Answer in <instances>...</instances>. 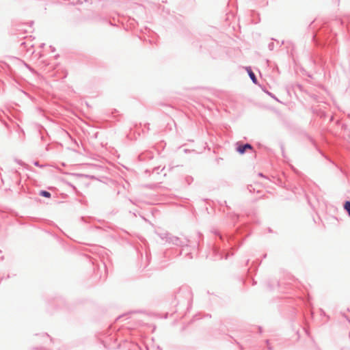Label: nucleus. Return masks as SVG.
<instances>
[{"label":"nucleus","mask_w":350,"mask_h":350,"mask_svg":"<svg viewBox=\"0 0 350 350\" xmlns=\"http://www.w3.org/2000/svg\"><path fill=\"white\" fill-rule=\"evenodd\" d=\"M247 72L252 81L254 83H257V79L252 70L250 68H247Z\"/></svg>","instance_id":"obj_2"},{"label":"nucleus","mask_w":350,"mask_h":350,"mask_svg":"<svg viewBox=\"0 0 350 350\" xmlns=\"http://www.w3.org/2000/svg\"><path fill=\"white\" fill-rule=\"evenodd\" d=\"M252 147L250 144H246L243 146H239L238 148H237V151L240 153V154H243L247 149H252Z\"/></svg>","instance_id":"obj_1"},{"label":"nucleus","mask_w":350,"mask_h":350,"mask_svg":"<svg viewBox=\"0 0 350 350\" xmlns=\"http://www.w3.org/2000/svg\"><path fill=\"white\" fill-rule=\"evenodd\" d=\"M40 195L42 196L46 197V198H50L51 193L46 191H40Z\"/></svg>","instance_id":"obj_4"},{"label":"nucleus","mask_w":350,"mask_h":350,"mask_svg":"<svg viewBox=\"0 0 350 350\" xmlns=\"http://www.w3.org/2000/svg\"><path fill=\"white\" fill-rule=\"evenodd\" d=\"M344 208L347 211L349 215L350 216V201H347L345 203Z\"/></svg>","instance_id":"obj_3"}]
</instances>
